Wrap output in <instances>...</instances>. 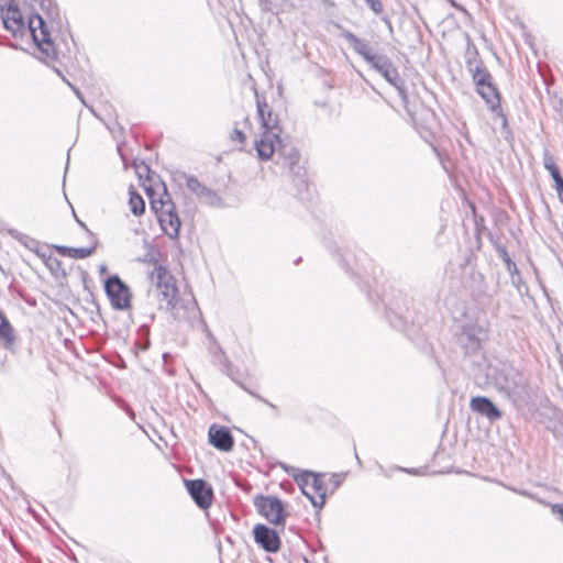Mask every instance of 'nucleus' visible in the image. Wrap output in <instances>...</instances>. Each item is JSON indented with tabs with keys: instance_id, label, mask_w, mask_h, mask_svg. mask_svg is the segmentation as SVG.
Listing matches in <instances>:
<instances>
[{
	"instance_id": "nucleus-1",
	"label": "nucleus",
	"mask_w": 563,
	"mask_h": 563,
	"mask_svg": "<svg viewBox=\"0 0 563 563\" xmlns=\"http://www.w3.org/2000/svg\"><path fill=\"white\" fill-rule=\"evenodd\" d=\"M0 14L3 26L11 32L13 36L23 37L26 32H29L42 53L47 57L55 55L49 31L40 14L31 15L26 26L23 15L14 0H0Z\"/></svg>"
},
{
	"instance_id": "nucleus-2",
	"label": "nucleus",
	"mask_w": 563,
	"mask_h": 563,
	"mask_svg": "<svg viewBox=\"0 0 563 563\" xmlns=\"http://www.w3.org/2000/svg\"><path fill=\"white\" fill-rule=\"evenodd\" d=\"M486 383L514 404L528 400L530 393L527 377L509 364L488 365Z\"/></svg>"
},
{
	"instance_id": "nucleus-3",
	"label": "nucleus",
	"mask_w": 563,
	"mask_h": 563,
	"mask_svg": "<svg viewBox=\"0 0 563 563\" xmlns=\"http://www.w3.org/2000/svg\"><path fill=\"white\" fill-rule=\"evenodd\" d=\"M256 98H258L257 95ZM256 103L263 132L261 137L255 140L254 147L261 161H268L274 155L275 147L273 143H278L282 137V128L279 125L278 115L273 112L266 101L256 99Z\"/></svg>"
},
{
	"instance_id": "nucleus-4",
	"label": "nucleus",
	"mask_w": 563,
	"mask_h": 563,
	"mask_svg": "<svg viewBox=\"0 0 563 563\" xmlns=\"http://www.w3.org/2000/svg\"><path fill=\"white\" fill-rule=\"evenodd\" d=\"M146 191L151 208L155 212L162 230L170 239H177L181 221L165 185L163 186L162 192H155L152 188H147Z\"/></svg>"
},
{
	"instance_id": "nucleus-5",
	"label": "nucleus",
	"mask_w": 563,
	"mask_h": 563,
	"mask_svg": "<svg viewBox=\"0 0 563 563\" xmlns=\"http://www.w3.org/2000/svg\"><path fill=\"white\" fill-rule=\"evenodd\" d=\"M152 284L155 285L157 297L161 302H165V309L173 311L177 305L178 289L174 277L162 265H156L150 274Z\"/></svg>"
},
{
	"instance_id": "nucleus-6",
	"label": "nucleus",
	"mask_w": 563,
	"mask_h": 563,
	"mask_svg": "<svg viewBox=\"0 0 563 563\" xmlns=\"http://www.w3.org/2000/svg\"><path fill=\"white\" fill-rule=\"evenodd\" d=\"M254 506L257 511L275 526L284 525L286 519V511L283 501L275 496H256L254 498Z\"/></svg>"
},
{
	"instance_id": "nucleus-7",
	"label": "nucleus",
	"mask_w": 563,
	"mask_h": 563,
	"mask_svg": "<svg viewBox=\"0 0 563 563\" xmlns=\"http://www.w3.org/2000/svg\"><path fill=\"white\" fill-rule=\"evenodd\" d=\"M104 291L111 306L115 310H125L130 307L131 291L128 285L118 275L106 279Z\"/></svg>"
},
{
	"instance_id": "nucleus-8",
	"label": "nucleus",
	"mask_w": 563,
	"mask_h": 563,
	"mask_svg": "<svg viewBox=\"0 0 563 563\" xmlns=\"http://www.w3.org/2000/svg\"><path fill=\"white\" fill-rule=\"evenodd\" d=\"M486 338L487 332L483 327L476 323H467L463 325L457 336V343L464 350V353L468 355L481 351L482 343Z\"/></svg>"
},
{
	"instance_id": "nucleus-9",
	"label": "nucleus",
	"mask_w": 563,
	"mask_h": 563,
	"mask_svg": "<svg viewBox=\"0 0 563 563\" xmlns=\"http://www.w3.org/2000/svg\"><path fill=\"white\" fill-rule=\"evenodd\" d=\"M372 68L378 71L391 86H394L404 102L407 101V93L399 73L393 62L385 55H377L369 64Z\"/></svg>"
},
{
	"instance_id": "nucleus-10",
	"label": "nucleus",
	"mask_w": 563,
	"mask_h": 563,
	"mask_svg": "<svg viewBox=\"0 0 563 563\" xmlns=\"http://www.w3.org/2000/svg\"><path fill=\"white\" fill-rule=\"evenodd\" d=\"M274 155L277 156V163H280L285 168L297 176H301V167L298 166L300 154L295 146L286 143L282 137L278 143H273Z\"/></svg>"
},
{
	"instance_id": "nucleus-11",
	"label": "nucleus",
	"mask_w": 563,
	"mask_h": 563,
	"mask_svg": "<svg viewBox=\"0 0 563 563\" xmlns=\"http://www.w3.org/2000/svg\"><path fill=\"white\" fill-rule=\"evenodd\" d=\"M186 488L200 509H208L212 505L213 488L202 478L185 481Z\"/></svg>"
},
{
	"instance_id": "nucleus-12",
	"label": "nucleus",
	"mask_w": 563,
	"mask_h": 563,
	"mask_svg": "<svg viewBox=\"0 0 563 563\" xmlns=\"http://www.w3.org/2000/svg\"><path fill=\"white\" fill-rule=\"evenodd\" d=\"M253 536L255 543L264 551L268 553H276L279 551L282 541L275 529L263 523H258L253 528Z\"/></svg>"
},
{
	"instance_id": "nucleus-13",
	"label": "nucleus",
	"mask_w": 563,
	"mask_h": 563,
	"mask_svg": "<svg viewBox=\"0 0 563 563\" xmlns=\"http://www.w3.org/2000/svg\"><path fill=\"white\" fill-rule=\"evenodd\" d=\"M186 185L188 189L195 194L203 203L209 206L221 205V198L218 196V194L201 184L197 177L188 176L186 179Z\"/></svg>"
},
{
	"instance_id": "nucleus-14",
	"label": "nucleus",
	"mask_w": 563,
	"mask_h": 563,
	"mask_svg": "<svg viewBox=\"0 0 563 563\" xmlns=\"http://www.w3.org/2000/svg\"><path fill=\"white\" fill-rule=\"evenodd\" d=\"M470 408L472 411L486 417L490 422L497 421L503 417V412L485 396L473 397L470 401Z\"/></svg>"
},
{
	"instance_id": "nucleus-15",
	"label": "nucleus",
	"mask_w": 563,
	"mask_h": 563,
	"mask_svg": "<svg viewBox=\"0 0 563 563\" xmlns=\"http://www.w3.org/2000/svg\"><path fill=\"white\" fill-rule=\"evenodd\" d=\"M209 442L216 449L229 452L234 446V440L230 432V430L223 426L218 427L217 424H212L209 429Z\"/></svg>"
},
{
	"instance_id": "nucleus-16",
	"label": "nucleus",
	"mask_w": 563,
	"mask_h": 563,
	"mask_svg": "<svg viewBox=\"0 0 563 563\" xmlns=\"http://www.w3.org/2000/svg\"><path fill=\"white\" fill-rule=\"evenodd\" d=\"M341 35L350 43L351 47L363 57V59L371 64L374 58L378 55L373 53L368 43L365 40L357 37L354 33L349 30H342Z\"/></svg>"
},
{
	"instance_id": "nucleus-17",
	"label": "nucleus",
	"mask_w": 563,
	"mask_h": 563,
	"mask_svg": "<svg viewBox=\"0 0 563 563\" xmlns=\"http://www.w3.org/2000/svg\"><path fill=\"white\" fill-rule=\"evenodd\" d=\"M309 496L306 497L311 501L314 508H322L325 504L327 488L321 475L314 474L309 485Z\"/></svg>"
},
{
	"instance_id": "nucleus-18",
	"label": "nucleus",
	"mask_w": 563,
	"mask_h": 563,
	"mask_svg": "<svg viewBox=\"0 0 563 563\" xmlns=\"http://www.w3.org/2000/svg\"><path fill=\"white\" fill-rule=\"evenodd\" d=\"M476 91L484 99L490 111L496 112L500 109V95L493 81L476 87Z\"/></svg>"
},
{
	"instance_id": "nucleus-19",
	"label": "nucleus",
	"mask_w": 563,
	"mask_h": 563,
	"mask_svg": "<svg viewBox=\"0 0 563 563\" xmlns=\"http://www.w3.org/2000/svg\"><path fill=\"white\" fill-rule=\"evenodd\" d=\"M543 156L544 168L550 173L555 185L558 198L563 203V177L551 154L545 151Z\"/></svg>"
},
{
	"instance_id": "nucleus-20",
	"label": "nucleus",
	"mask_w": 563,
	"mask_h": 563,
	"mask_svg": "<svg viewBox=\"0 0 563 563\" xmlns=\"http://www.w3.org/2000/svg\"><path fill=\"white\" fill-rule=\"evenodd\" d=\"M467 69L472 75V79L476 87L484 86L493 81V77L488 69L483 65V62H468Z\"/></svg>"
},
{
	"instance_id": "nucleus-21",
	"label": "nucleus",
	"mask_w": 563,
	"mask_h": 563,
	"mask_svg": "<svg viewBox=\"0 0 563 563\" xmlns=\"http://www.w3.org/2000/svg\"><path fill=\"white\" fill-rule=\"evenodd\" d=\"M97 247V240H93V244L89 247H69L64 245H55L54 249L58 254L71 258H86L89 257Z\"/></svg>"
},
{
	"instance_id": "nucleus-22",
	"label": "nucleus",
	"mask_w": 563,
	"mask_h": 563,
	"mask_svg": "<svg viewBox=\"0 0 563 563\" xmlns=\"http://www.w3.org/2000/svg\"><path fill=\"white\" fill-rule=\"evenodd\" d=\"M0 340L7 350H11L15 343L14 329L2 310H0Z\"/></svg>"
},
{
	"instance_id": "nucleus-23",
	"label": "nucleus",
	"mask_w": 563,
	"mask_h": 563,
	"mask_svg": "<svg viewBox=\"0 0 563 563\" xmlns=\"http://www.w3.org/2000/svg\"><path fill=\"white\" fill-rule=\"evenodd\" d=\"M41 256L43 257L46 267L55 277L66 275V272L62 266V262L57 257H54L52 255L46 256L45 254H42Z\"/></svg>"
},
{
	"instance_id": "nucleus-24",
	"label": "nucleus",
	"mask_w": 563,
	"mask_h": 563,
	"mask_svg": "<svg viewBox=\"0 0 563 563\" xmlns=\"http://www.w3.org/2000/svg\"><path fill=\"white\" fill-rule=\"evenodd\" d=\"M129 205L134 216H142L145 211L144 199L133 190H130Z\"/></svg>"
},
{
	"instance_id": "nucleus-25",
	"label": "nucleus",
	"mask_w": 563,
	"mask_h": 563,
	"mask_svg": "<svg viewBox=\"0 0 563 563\" xmlns=\"http://www.w3.org/2000/svg\"><path fill=\"white\" fill-rule=\"evenodd\" d=\"M314 476V473L310 471H303L300 474H294V478L296 483L299 485L302 494L305 496H309V485L311 484L312 477Z\"/></svg>"
},
{
	"instance_id": "nucleus-26",
	"label": "nucleus",
	"mask_w": 563,
	"mask_h": 563,
	"mask_svg": "<svg viewBox=\"0 0 563 563\" xmlns=\"http://www.w3.org/2000/svg\"><path fill=\"white\" fill-rule=\"evenodd\" d=\"M25 3L33 7L34 4H38L42 10H45L49 16H53L56 8L52 5V0H24Z\"/></svg>"
},
{
	"instance_id": "nucleus-27",
	"label": "nucleus",
	"mask_w": 563,
	"mask_h": 563,
	"mask_svg": "<svg viewBox=\"0 0 563 563\" xmlns=\"http://www.w3.org/2000/svg\"><path fill=\"white\" fill-rule=\"evenodd\" d=\"M231 140L238 141L243 144L246 140V136H245L243 130L239 129L238 125H235L231 133Z\"/></svg>"
},
{
	"instance_id": "nucleus-28",
	"label": "nucleus",
	"mask_w": 563,
	"mask_h": 563,
	"mask_svg": "<svg viewBox=\"0 0 563 563\" xmlns=\"http://www.w3.org/2000/svg\"><path fill=\"white\" fill-rule=\"evenodd\" d=\"M504 263L507 272L511 275V277L519 274L516 263L510 257H507V261Z\"/></svg>"
},
{
	"instance_id": "nucleus-29",
	"label": "nucleus",
	"mask_w": 563,
	"mask_h": 563,
	"mask_svg": "<svg viewBox=\"0 0 563 563\" xmlns=\"http://www.w3.org/2000/svg\"><path fill=\"white\" fill-rule=\"evenodd\" d=\"M495 250L498 256L503 260V262L507 261V257H510L506 247L500 243H495Z\"/></svg>"
},
{
	"instance_id": "nucleus-30",
	"label": "nucleus",
	"mask_w": 563,
	"mask_h": 563,
	"mask_svg": "<svg viewBox=\"0 0 563 563\" xmlns=\"http://www.w3.org/2000/svg\"><path fill=\"white\" fill-rule=\"evenodd\" d=\"M367 5L375 12L380 13L383 11V5L379 0H365Z\"/></svg>"
},
{
	"instance_id": "nucleus-31",
	"label": "nucleus",
	"mask_w": 563,
	"mask_h": 563,
	"mask_svg": "<svg viewBox=\"0 0 563 563\" xmlns=\"http://www.w3.org/2000/svg\"><path fill=\"white\" fill-rule=\"evenodd\" d=\"M551 511L553 515L558 516L559 519L563 522V504L551 505Z\"/></svg>"
},
{
	"instance_id": "nucleus-32",
	"label": "nucleus",
	"mask_w": 563,
	"mask_h": 563,
	"mask_svg": "<svg viewBox=\"0 0 563 563\" xmlns=\"http://www.w3.org/2000/svg\"><path fill=\"white\" fill-rule=\"evenodd\" d=\"M468 62H474V63L482 62L479 59V57H478V52H477V49H476V47L474 45H473V52H471V49L468 48L467 57H466V62L465 63L467 64Z\"/></svg>"
},
{
	"instance_id": "nucleus-33",
	"label": "nucleus",
	"mask_w": 563,
	"mask_h": 563,
	"mask_svg": "<svg viewBox=\"0 0 563 563\" xmlns=\"http://www.w3.org/2000/svg\"><path fill=\"white\" fill-rule=\"evenodd\" d=\"M250 394H251L252 396H254L255 398H257L258 400H261V401L265 402V404H266L267 406H269L271 408L276 409L275 405H273V404H272V402H269L268 400H266V399L262 398L260 395L254 394V393H252V391H250Z\"/></svg>"
},
{
	"instance_id": "nucleus-34",
	"label": "nucleus",
	"mask_w": 563,
	"mask_h": 563,
	"mask_svg": "<svg viewBox=\"0 0 563 563\" xmlns=\"http://www.w3.org/2000/svg\"><path fill=\"white\" fill-rule=\"evenodd\" d=\"M141 169H145L146 173L150 172V167L146 164H142V166H140L139 169H137V174H139L140 177H142Z\"/></svg>"
},
{
	"instance_id": "nucleus-35",
	"label": "nucleus",
	"mask_w": 563,
	"mask_h": 563,
	"mask_svg": "<svg viewBox=\"0 0 563 563\" xmlns=\"http://www.w3.org/2000/svg\"><path fill=\"white\" fill-rule=\"evenodd\" d=\"M242 124H243L244 126H250V125H251V120H250V118H249V117H245V118L243 119V121H242Z\"/></svg>"
},
{
	"instance_id": "nucleus-36",
	"label": "nucleus",
	"mask_w": 563,
	"mask_h": 563,
	"mask_svg": "<svg viewBox=\"0 0 563 563\" xmlns=\"http://www.w3.org/2000/svg\"><path fill=\"white\" fill-rule=\"evenodd\" d=\"M76 220H77L78 224H79L81 228H84L86 231H88L87 225H86L82 221H80L78 218H76Z\"/></svg>"
},
{
	"instance_id": "nucleus-37",
	"label": "nucleus",
	"mask_w": 563,
	"mask_h": 563,
	"mask_svg": "<svg viewBox=\"0 0 563 563\" xmlns=\"http://www.w3.org/2000/svg\"><path fill=\"white\" fill-rule=\"evenodd\" d=\"M405 471L410 474H419V472L417 470H405Z\"/></svg>"
},
{
	"instance_id": "nucleus-38",
	"label": "nucleus",
	"mask_w": 563,
	"mask_h": 563,
	"mask_svg": "<svg viewBox=\"0 0 563 563\" xmlns=\"http://www.w3.org/2000/svg\"><path fill=\"white\" fill-rule=\"evenodd\" d=\"M106 271H107V267H106L104 265H102V266L100 267V272H101V273H104Z\"/></svg>"
},
{
	"instance_id": "nucleus-39",
	"label": "nucleus",
	"mask_w": 563,
	"mask_h": 563,
	"mask_svg": "<svg viewBox=\"0 0 563 563\" xmlns=\"http://www.w3.org/2000/svg\"><path fill=\"white\" fill-rule=\"evenodd\" d=\"M74 90H75L76 95H77L78 97H80V92H79L78 90H76V89H74Z\"/></svg>"
},
{
	"instance_id": "nucleus-40",
	"label": "nucleus",
	"mask_w": 563,
	"mask_h": 563,
	"mask_svg": "<svg viewBox=\"0 0 563 563\" xmlns=\"http://www.w3.org/2000/svg\"><path fill=\"white\" fill-rule=\"evenodd\" d=\"M148 346V342L143 346V350H146Z\"/></svg>"
}]
</instances>
